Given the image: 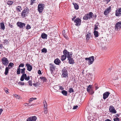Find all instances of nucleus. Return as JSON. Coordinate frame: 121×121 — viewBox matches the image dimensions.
<instances>
[{
	"mask_svg": "<svg viewBox=\"0 0 121 121\" xmlns=\"http://www.w3.org/2000/svg\"><path fill=\"white\" fill-rule=\"evenodd\" d=\"M93 14L92 12H90L86 14L83 17L84 20H86L89 19H90L91 18H92Z\"/></svg>",
	"mask_w": 121,
	"mask_h": 121,
	"instance_id": "nucleus-1",
	"label": "nucleus"
},
{
	"mask_svg": "<svg viewBox=\"0 0 121 121\" xmlns=\"http://www.w3.org/2000/svg\"><path fill=\"white\" fill-rule=\"evenodd\" d=\"M61 77L63 78H66L68 77V73L67 69L64 67L61 70Z\"/></svg>",
	"mask_w": 121,
	"mask_h": 121,
	"instance_id": "nucleus-2",
	"label": "nucleus"
},
{
	"mask_svg": "<svg viewBox=\"0 0 121 121\" xmlns=\"http://www.w3.org/2000/svg\"><path fill=\"white\" fill-rule=\"evenodd\" d=\"M56 67L54 64L50 63L49 64V69L52 75L54 74Z\"/></svg>",
	"mask_w": 121,
	"mask_h": 121,
	"instance_id": "nucleus-3",
	"label": "nucleus"
},
{
	"mask_svg": "<svg viewBox=\"0 0 121 121\" xmlns=\"http://www.w3.org/2000/svg\"><path fill=\"white\" fill-rule=\"evenodd\" d=\"M44 5L43 4L39 3L38 5V11L39 13H41L43 10Z\"/></svg>",
	"mask_w": 121,
	"mask_h": 121,
	"instance_id": "nucleus-4",
	"label": "nucleus"
},
{
	"mask_svg": "<svg viewBox=\"0 0 121 121\" xmlns=\"http://www.w3.org/2000/svg\"><path fill=\"white\" fill-rule=\"evenodd\" d=\"M63 53L64 54L66 55L67 59L72 57V53L69 52L66 49H64L63 50Z\"/></svg>",
	"mask_w": 121,
	"mask_h": 121,
	"instance_id": "nucleus-5",
	"label": "nucleus"
},
{
	"mask_svg": "<svg viewBox=\"0 0 121 121\" xmlns=\"http://www.w3.org/2000/svg\"><path fill=\"white\" fill-rule=\"evenodd\" d=\"M121 28V22L117 23L115 26V30L116 31H119Z\"/></svg>",
	"mask_w": 121,
	"mask_h": 121,
	"instance_id": "nucleus-6",
	"label": "nucleus"
},
{
	"mask_svg": "<svg viewBox=\"0 0 121 121\" xmlns=\"http://www.w3.org/2000/svg\"><path fill=\"white\" fill-rule=\"evenodd\" d=\"M85 60H88V64L89 65L92 64L94 60V57L93 56L90 57L89 58H85Z\"/></svg>",
	"mask_w": 121,
	"mask_h": 121,
	"instance_id": "nucleus-7",
	"label": "nucleus"
},
{
	"mask_svg": "<svg viewBox=\"0 0 121 121\" xmlns=\"http://www.w3.org/2000/svg\"><path fill=\"white\" fill-rule=\"evenodd\" d=\"M28 8L25 9L22 12L21 14V16L23 18L27 16V15L28 13Z\"/></svg>",
	"mask_w": 121,
	"mask_h": 121,
	"instance_id": "nucleus-8",
	"label": "nucleus"
},
{
	"mask_svg": "<svg viewBox=\"0 0 121 121\" xmlns=\"http://www.w3.org/2000/svg\"><path fill=\"white\" fill-rule=\"evenodd\" d=\"M75 25L77 26H79L81 25V20L79 18H77L74 21Z\"/></svg>",
	"mask_w": 121,
	"mask_h": 121,
	"instance_id": "nucleus-9",
	"label": "nucleus"
},
{
	"mask_svg": "<svg viewBox=\"0 0 121 121\" xmlns=\"http://www.w3.org/2000/svg\"><path fill=\"white\" fill-rule=\"evenodd\" d=\"M1 62L3 64L5 65H7L9 63L7 59L5 57H3L2 58Z\"/></svg>",
	"mask_w": 121,
	"mask_h": 121,
	"instance_id": "nucleus-10",
	"label": "nucleus"
},
{
	"mask_svg": "<svg viewBox=\"0 0 121 121\" xmlns=\"http://www.w3.org/2000/svg\"><path fill=\"white\" fill-rule=\"evenodd\" d=\"M16 25L20 28H23L25 26V23L21 22H17Z\"/></svg>",
	"mask_w": 121,
	"mask_h": 121,
	"instance_id": "nucleus-11",
	"label": "nucleus"
},
{
	"mask_svg": "<svg viewBox=\"0 0 121 121\" xmlns=\"http://www.w3.org/2000/svg\"><path fill=\"white\" fill-rule=\"evenodd\" d=\"M115 15L117 16H121V8L117 9L116 11Z\"/></svg>",
	"mask_w": 121,
	"mask_h": 121,
	"instance_id": "nucleus-12",
	"label": "nucleus"
},
{
	"mask_svg": "<svg viewBox=\"0 0 121 121\" xmlns=\"http://www.w3.org/2000/svg\"><path fill=\"white\" fill-rule=\"evenodd\" d=\"M37 119L36 117L34 116L28 118L27 119V121H36Z\"/></svg>",
	"mask_w": 121,
	"mask_h": 121,
	"instance_id": "nucleus-13",
	"label": "nucleus"
},
{
	"mask_svg": "<svg viewBox=\"0 0 121 121\" xmlns=\"http://www.w3.org/2000/svg\"><path fill=\"white\" fill-rule=\"evenodd\" d=\"M25 66L27 68V70L28 71H30L32 69V65H31L30 63H27L25 65Z\"/></svg>",
	"mask_w": 121,
	"mask_h": 121,
	"instance_id": "nucleus-14",
	"label": "nucleus"
},
{
	"mask_svg": "<svg viewBox=\"0 0 121 121\" xmlns=\"http://www.w3.org/2000/svg\"><path fill=\"white\" fill-rule=\"evenodd\" d=\"M109 110V111L112 113H117V111L115 110L114 107L112 106H110Z\"/></svg>",
	"mask_w": 121,
	"mask_h": 121,
	"instance_id": "nucleus-15",
	"label": "nucleus"
},
{
	"mask_svg": "<svg viewBox=\"0 0 121 121\" xmlns=\"http://www.w3.org/2000/svg\"><path fill=\"white\" fill-rule=\"evenodd\" d=\"M110 94V93L108 91L104 93L103 94V99H105L108 97Z\"/></svg>",
	"mask_w": 121,
	"mask_h": 121,
	"instance_id": "nucleus-16",
	"label": "nucleus"
},
{
	"mask_svg": "<svg viewBox=\"0 0 121 121\" xmlns=\"http://www.w3.org/2000/svg\"><path fill=\"white\" fill-rule=\"evenodd\" d=\"M111 9V7H109L108 8L106 9L104 11V14L105 15H107L110 12V10Z\"/></svg>",
	"mask_w": 121,
	"mask_h": 121,
	"instance_id": "nucleus-17",
	"label": "nucleus"
},
{
	"mask_svg": "<svg viewBox=\"0 0 121 121\" xmlns=\"http://www.w3.org/2000/svg\"><path fill=\"white\" fill-rule=\"evenodd\" d=\"M68 60L69 61V63L70 64L73 65L75 63L72 57L68 59Z\"/></svg>",
	"mask_w": 121,
	"mask_h": 121,
	"instance_id": "nucleus-18",
	"label": "nucleus"
},
{
	"mask_svg": "<svg viewBox=\"0 0 121 121\" xmlns=\"http://www.w3.org/2000/svg\"><path fill=\"white\" fill-rule=\"evenodd\" d=\"M54 63L56 65H59V64L60 63L61 61L59 59L57 58L55 60Z\"/></svg>",
	"mask_w": 121,
	"mask_h": 121,
	"instance_id": "nucleus-19",
	"label": "nucleus"
},
{
	"mask_svg": "<svg viewBox=\"0 0 121 121\" xmlns=\"http://www.w3.org/2000/svg\"><path fill=\"white\" fill-rule=\"evenodd\" d=\"M41 37L43 39H46L47 37V35L45 33H43L41 34Z\"/></svg>",
	"mask_w": 121,
	"mask_h": 121,
	"instance_id": "nucleus-20",
	"label": "nucleus"
},
{
	"mask_svg": "<svg viewBox=\"0 0 121 121\" xmlns=\"http://www.w3.org/2000/svg\"><path fill=\"white\" fill-rule=\"evenodd\" d=\"M94 34L95 37H97L99 36L98 32V31L95 30L94 31Z\"/></svg>",
	"mask_w": 121,
	"mask_h": 121,
	"instance_id": "nucleus-21",
	"label": "nucleus"
},
{
	"mask_svg": "<svg viewBox=\"0 0 121 121\" xmlns=\"http://www.w3.org/2000/svg\"><path fill=\"white\" fill-rule=\"evenodd\" d=\"M10 68H9L8 67H6L5 68V72L4 73V74L5 75H7L8 74L9 72V69H10Z\"/></svg>",
	"mask_w": 121,
	"mask_h": 121,
	"instance_id": "nucleus-22",
	"label": "nucleus"
},
{
	"mask_svg": "<svg viewBox=\"0 0 121 121\" xmlns=\"http://www.w3.org/2000/svg\"><path fill=\"white\" fill-rule=\"evenodd\" d=\"M66 55L64 54L61 56V60L62 61H63L66 59Z\"/></svg>",
	"mask_w": 121,
	"mask_h": 121,
	"instance_id": "nucleus-23",
	"label": "nucleus"
},
{
	"mask_svg": "<svg viewBox=\"0 0 121 121\" xmlns=\"http://www.w3.org/2000/svg\"><path fill=\"white\" fill-rule=\"evenodd\" d=\"M26 74H22V75L21 76V78H20V80L21 81H23L24 80V77H26Z\"/></svg>",
	"mask_w": 121,
	"mask_h": 121,
	"instance_id": "nucleus-24",
	"label": "nucleus"
},
{
	"mask_svg": "<svg viewBox=\"0 0 121 121\" xmlns=\"http://www.w3.org/2000/svg\"><path fill=\"white\" fill-rule=\"evenodd\" d=\"M43 104L44 106L43 108H47V104L45 100H43Z\"/></svg>",
	"mask_w": 121,
	"mask_h": 121,
	"instance_id": "nucleus-25",
	"label": "nucleus"
},
{
	"mask_svg": "<svg viewBox=\"0 0 121 121\" xmlns=\"http://www.w3.org/2000/svg\"><path fill=\"white\" fill-rule=\"evenodd\" d=\"M61 92L63 95L65 96L67 95V93L66 91L63 90L61 91Z\"/></svg>",
	"mask_w": 121,
	"mask_h": 121,
	"instance_id": "nucleus-26",
	"label": "nucleus"
},
{
	"mask_svg": "<svg viewBox=\"0 0 121 121\" xmlns=\"http://www.w3.org/2000/svg\"><path fill=\"white\" fill-rule=\"evenodd\" d=\"M13 3V1L8 0L7 1V4L9 5H11Z\"/></svg>",
	"mask_w": 121,
	"mask_h": 121,
	"instance_id": "nucleus-27",
	"label": "nucleus"
},
{
	"mask_svg": "<svg viewBox=\"0 0 121 121\" xmlns=\"http://www.w3.org/2000/svg\"><path fill=\"white\" fill-rule=\"evenodd\" d=\"M62 34L64 37L66 39H67V36L65 33V30H63L62 31Z\"/></svg>",
	"mask_w": 121,
	"mask_h": 121,
	"instance_id": "nucleus-28",
	"label": "nucleus"
},
{
	"mask_svg": "<svg viewBox=\"0 0 121 121\" xmlns=\"http://www.w3.org/2000/svg\"><path fill=\"white\" fill-rule=\"evenodd\" d=\"M73 4L74 5L75 9H79V6L76 3H73Z\"/></svg>",
	"mask_w": 121,
	"mask_h": 121,
	"instance_id": "nucleus-29",
	"label": "nucleus"
},
{
	"mask_svg": "<svg viewBox=\"0 0 121 121\" xmlns=\"http://www.w3.org/2000/svg\"><path fill=\"white\" fill-rule=\"evenodd\" d=\"M0 27L2 29L4 30L5 29L4 24L3 22L0 23Z\"/></svg>",
	"mask_w": 121,
	"mask_h": 121,
	"instance_id": "nucleus-30",
	"label": "nucleus"
},
{
	"mask_svg": "<svg viewBox=\"0 0 121 121\" xmlns=\"http://www.w3.org/2000/svg\"><path fill=\"white\" fill-rule=\"evenodd\" d=\"M17 11L19 12H20L21 10H22L21 7V6H18L17 8H16Z\"/></svg>",
	"mask_w": 121,
	"mask_h": 121,
	"instance_id": "nucleus-31",
	"label": "nucleus"
},
{
	"mask_svg": "<svg viewBox=\"0 0 121 121\" xmlns=\"http://www.w3.org/2000/svg\"><path fill=\"white\" fill-rule=\"evenodd\" d=\"M41 52H42L46 53L47 52V50L46 48H44L42 49Z\"/></svg>",
	"mask_w": 121,
	"mask_h": 121,
	"instance_id": "nucleus-32",
	"label": "nucleus"
},
{
	"mask_svg": "<svg viewBox=\"0 0 121 121\" xmlns=\"http://www.w3.org/2000/svg\"><path fill=\"white\" fill-rule=\"evenodd\" d=\"M26 70V69L25 68H23V69H21V73L22 74H25V71Z\"/></svg>",
	"mask_w": 121,
	"mask_h": 121,
	"instance_id": "nucleus-33",
	"label": "nucleus"
},
{
	"mask_svg": "<svg viewBox=\"0 0 121 121\" xmlns=\"http://www.w3.org/2000/svg\"><path fill=\"white\" fill-rule=\"evenodd\" d=\"M36 0H30V5H32L35 3Z\"/></svg>",
	"mask_w": 121,
	"mask_h": 121,
	"instance_id": "nucleus-34",
	"label": "nucleus"
},
{
	"mask_svg": "<svg viewBox=\"0 0 121 121\" xmlns=\"http://www.w3.org/2000/svg\"><path fill=\"white\" fill-rule=\"evenodd\" d=\"M40 78L43 82H45L47 81V79L44 77H40Z\"/></svg>",
	"mask_w": 121,
	"mask_h": 121,
	"instance_id": "nucleus-35",
	"label": "nucleus"
},
{
	"mask_svg": "<svg viewBox=\"0 0 121 121\" xmlns=\"http://www.w3.org/2000/svg\"><path fill=\"white\" fill-rule=\"evenodd\" d=\"M21 69L20 68H18L17 69V74H19L20 73Z\"/></svg>",
	"mask_w": 121,
	"mask_h": 121,
	"instance_id": "nucleus-36",
	"label": "nucleus"
},
{
	"mask_svg": "<svg viewBox=\"0 0 121 121\" xmlns=\"http://www.w3.org/2000/svg\"><path fill=\"white\" fill-rule=\"evenodd\" d=\"M18 84L20 85L23 86L25 84L24 82H21V81L19 82L18 83Z\"/></svg>",
	"mask_w": 121,
	"mask_h": 121,
	"instance_id": "nucleus-37",
	"label": "nucleus"
},
{
	"mask_svg": "<svg viewBox=\"0 0 121 121\" xmlns=\"http://www.w3.org/2000/svg\"><path fill=\"white\" fill-rule=\"evenodd\" d=\"M91 34L90 33H87V35H86V39H89V38L90 37Z\"/></svg>",
	"mask_w": 121,
	"mask_h": 121,
	"instance_id": "nucleus-38",
	"label": "nucleus"
},
{
	"mask_svg": "<svg viewBox=\"0 0 121 121\" xmlns=\"http://www.w3.org/2000/svg\"><path fill=\"white\" fill-rule=\"evenodd\" d=\"M24 66V65L23 63H21L19 65L18 68L22 67H23Z\"/></svg>",
	"mask_w": 121,
	"mask_h": 121,
	"instance_id": "nucleus-39",
	"label": "nucleus"
},
{
	"mask_svg": "<svg viewBox=\"0 0 121 121\" xmlns=\"http://www.w3.org/2000/svg\"><path fill=\"white\" fill-rule=\"evenodd\" d=\"M31 27L29 25L27 24L26 27V29L27 30H28L31 29Z\"/></svg>",
	"mask_w": 121,
	"mask_h": 121,
	"instance_id": "nucleus-40",
	"label": "nucleus"
},
{
	"mask_svg": "<svg viewBox=\"0 0 121 121\" xmlns=\"http://www.w3.org/2000/svg\"><path fill=\"white\" fill-rule=\"evenodd\" d=\"M69 92L70 93L73 92L74 90L72 88H69Z\"/></svg>",
	"mask_w": 121,
	"mask_h": 121,
	"instance_id": "nucleus-41",
	"label": "nucleus"
},
{
	"mask_svg": "<svg viewBox=\"0 0 121 121\" xmlns=\"http://www.w3.org/2000/svg\"><path fill=\"white\" fill-rule=\"evenodd\" d=\"M13 65L14 64L13 63L10 62L9 64V65H8V67L9 68H10V67H12Z\"/></svg>",
	"mask_w": 121,
	"mask_h": 121,
	"instance_id": "nucleus-42",
	"label": "nucleus"
},
{
	"mask_svg": "<svg viewBox=\"0 0 121 121\" xmlns=\"http://www.w3.org/2000/svg\"><path fill=\"white\" fill-rule=\"evenodd\" d=\"M30 78L29 76H28L27 77L26 75V77H24V79L26 80L27 81H28L30 79Z\"/></svg>",
	"mask_w": 121,
	"mask_h": 121,
	"instance_id": "nucleus-43",
	"label": "nucleus"
},
{
	"mask_svg": "<svg viewBox=\"0 0 121 121\" xmlns=\"http://www.w3.org/2000/svg\"><path fill=\"white\" fill-rule=\"evenodd\" d=\"M36 98H30L29 99V102H31L34 99H36Z\"/></svg>",
	"mask_w": 121,
	"mask_h": 121,
	"instance_id": "nucleus-44",
	"label": "nucleus"
},
{
	"mask_svg": "<svg viewBox=\"0 0 121 121\" xmlns=\"http://www.w3.org/2000/svg\"><path fill=\"white\" fill-rule=\"evenodd\" d=\"M44 112L45 114H46L48 113L47 108H43Z\"/></svg>",
	"mask_w": 121,
	"mask_h": 121,
	"instance_id": "nucleus-45",
	"label": "nucleus"
},
{
	"mask_svg": "<svg viewBox=\"0 0 121 121\" xmlns=\"http://www.w3.org/2000/svg\"><path fill=\"white\" fill-rule=\"evenodd\" d=\"M14 96L17 99H19L20 98V96L16 94H14Z\"/></svg>",
	"mask_w": 121,
	"mask_h": 121,
	"instance_id": "nucleus-46",
	"label": "nucleus"
},
{
	"mask_svg": "<svg viewBox=\"0 0 121 121\" xmlns=\"http://www.w3.org/2000/svg\"><path fill=\"white\" fill-rule=\"evenodd\" d=\"M118 77L117 76L114 77L112 78L113 80H115L118 79Z\"/></svg>",
	"mask_w": 121,
	"mask_h": 121,
	"instance_id": "nucleus-47",
	"label": "nucleus"
},
{
	"mask_svg": "<svg viewBox=\"0 0 121 121\" xmlns=\"http://www.w3.org/2000/svg\"><path fill=\"white\" fill-rule=\"evenodd\" d=\"M119 119L118 117H116L113 119L114 121H119Z\"/></svg>",
	"mask_w": 121,
	"mask_h": 121,
	"instance_id": "nucleus-48",
	"label": "nucleus"
},
{
	"mask_svg": "<svg viewBox=\"0 0 121 121\" xmlns=\"http://www.w3.org/2000/svg\"><path fill=\"white\" fill-rule=\"evenodd\" d=\"M32 82L31 80H29L28 81V83L30 85V86H32Z\"/></svg>",
	"mask_w": 121,
	"mask_h": 121,
	"instance_id": "nucleus-49",
	"label": "nucleus"
},
{
	"mask_svg": "<svg viewBox=\"0 0 121 121\" xmlns=\"http://www.w3.org/2000/svg\"><path fill=\"white\" fill-rule=\"evenodd\" d=\"M90 93L91 94H92L94 93V91L91 89L90 90Z\"/></svg>",
	"mask_w": 121,
	"mask_h": 121,
	"instance_id": "nucleus-50",
	"label": "nucleus"
},
{
	"mask_svg": "<svg viewBox=\"0 0 121 121\" xmlns=\"http://www.w3.org/2000/svg\"><path fill=\"white\" fill-rule=\"evenodd\" d=\"M78 107V106L77 105H76L75 106H74L73 108V109H75L77 108Z\"/></svg>",
	"mask_w": 121,
	"mask_h": 121,
	"instance_id": "nucleus-51",
	"label": "nucleus"
},
{
	"mask_svg": "<svg viewBox=\"0 0 121 121\" xmlns=\"http://www.w3.org/2000/svg\"><path fill=\"white\" fill-rule=\"evenodd\" d=\"M59 89L61 90H63L64 89V88L62 86H59Z\"/></svg>",
	"mask_w": 121,
	"mask_h": 121,
	"instance_id": "nucleus-52",
	"label": "nucleus"
},
{
	"mask_svg": "<svg viewBox=\"0 0 121 121\" xmlns=\"http://www.w3.org/2000/svg\"><path fill=\"white\" fill-rule=\"evenodd\" d=\"M38 73L39 74H42L41 71L40 70H38Z\"/></svg>",
	"mask_w": 121,
	"mask_h": 121,
	"instance_id": "nucleus-53",
	"label": "nucleus"
},
{
	"mask_svg": "<svg viewBox=\"0 0 121 121\" xmlns=\"http://www.w3.org/2000/svg\"><path fill=\"white\" fill-rule=\"evenodd\" d=\"M98 27L96 25H95V28H94V30H97L98 29Z\"/></svg>",
	"mask_w": 121,
	"mask_h": 121,
	"instance_id": "nucleus-54",
	"label": "nucleus"
},
{
	"mask_svg": "<svg viewBox=\"0 0 121 121\" xmlns=\"http://www.w3.org/2000/svg\"><path fill=\"white\" fill-rule=\"evenodd\" d=\"M97 16L96 15H93V19H94Z\"/></svg>",
	"mask_w": 121,
	"mask_h": 121,
	"instance_id": "nucleus-55",
	"label": "nucleus"
},
{
	"mask_svg": "<svg viewBox=\"0 0 121 121\" xmlns=\"http://www.w3.org/2000/svg\"><path fill=\"white\" fill-rule=\"evenodd\" d=\"M5 91L7 93H8L9 92L8 91V89L7 88L5 90Z\"/></svg>",
	"mask_w": 121,
	"mask_h": 121,
	"instance_id": "nucleus-56",
	"label": "nucleus"
},
{
	"mask_svg": "<svg viewBox=\"0 0 121 121\" xmlns=\"http://www.w3.org/2000/svg\"><path fill=\"white\" fill-rule=\"evenodd\" d=\"M24 105L26 106H29L28 104L27 103H26L25 104H24Z\"/></svg>",
	"mask_w": 121,
	"mask_h": 121,
	"instance_id": "nucleus-57",
	"label": "nucleus"
},
{
	"mask_svg": "<svg viewBox=\"0 0 121 121\" xmlns=\"http://www.w3.org/2000/svg\"><path fill=\"white\" fill-rule=\"evenodd\" d=\"M3 109H0V115L1 114L2 112L3 111Z\"/></svg>",
	"mask_w": 121,
	"mask_h": 121,
	"instance_id": "nucleus-58",
	"label": "nucleus"
},
{
	"mask_svg": "<svg viewBox=\"0 0 121 121\" xmlns=\"http://www.w3.org/2000/svg\"><path fill=\"white\" fill-rule=\"evenodd\" d=\"M87 90L88 92H90V89L88 88H87Z\"/></svg>",
	"mask_w": 121,
	"mask_h": 121,
	"instance_id": "nucleus-59",
	"label": "nucleus"
},
{
	"mask_svg": "<svg viewBox=\"0 0 121 121\" xmlns=\"http://www.w3.org/2000/svg\"><path fill=\"white\" fill-rule=\"evenodd\" d=\"M76 17V16H74V17H73V18H72V21H74V19H75V18Z\"/></svg>",
	"mask_w": 121,
	"mask_h": 121,
	"instance_id": "nucleus-60",
	"label": "nucleus"
},
{
	"mask_svg": "<svg viewBox=\"0 0 121 121\" xmlns=\"http://www.w3.org/2000/svg\"><path fill=\"white\" fill-rule=\"evenodd\" d=\"M91 85H90L88 86V88L91 89Z\"/></svg>",
	"mask_w": 121,
	"mask_h": 121,
	"instance_id": "nucleus-61",
	"label": "nucleus"
},
{
	"mask_svg": "<svg viewBox=\"0 0 121 121\" xmlns=\"http://www.w3.org/2000/svg\"><path fill=\"white\" fill-rule=\"evenodd\" d=\"M105 121H111V120H110L109 119H107L105 120Z\"/></svg>",
	"mask_w": 121,
	"mask_h": 121,
	"instance_id": "nucleus-62",
	"label": "nucleus"
},
{
	"mask_svg": "<svg viewBox=\"0 0 121 121\" xmlns=\"http://www.w3.org/2000/svg\"><path fill=\"white\" fill-rule=\"evenodd\" d=\"M33 85L35 86H36L37 85V84L36 83L33 84Z\"/></svg>",
	"mask_w": 121,
	"mask_h": 121,
	"instance_id": "nucleus-63",
	"label": "nucleus"
},
{
	"mask_svg": "<svg viewBox=\"0 0 121 121\" xmlns=\"http://www.w3.org/2000/svg\"><path fill=\"white\" fill-rule=\"evenodd\" d=\"M9 26L10 27H11L12 28L13 27V26L12 25H10Z\"/></svg>",
	"mask_w": 121,
	"mask_h": 121,
	"instance_id": "nucleus-64",
	"label": "nucleus"
}]
</instances>
